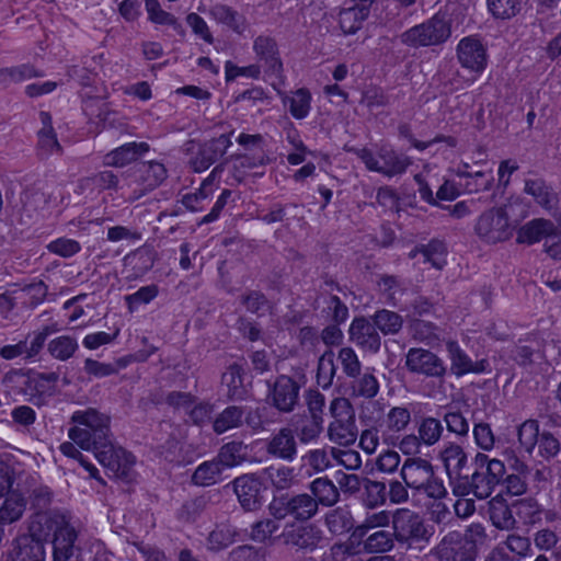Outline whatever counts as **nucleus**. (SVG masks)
Masks as SVG:
<instances>
[{
  "instance_id": "obj_1",
  "label": "nucleus",
  "mask_w": 561,
  "mask_h": 561,
  "mask_svg": "<svg viewBox=\"0 0 561 561\" xmlns=\"http://www.w3.org/2000/svg\"><path fill=\"white\" fill-rule=\"evenodd\" d=\"M394 539L407 550L422 552L432 541L434 525L428 524L417 512L398 508L391 518Z\"/></svg>"
},
{
  "instance_id": "obj_2",
  "label": "nucleus",
  "mask_w": 561,
  "mask_h": 561,
  "mask_svg": "<svg viewBox=\"0 0 561 561\" xmlns=\"http://www.w3.org/2000/svg\"><path fill=\"white\" fill-rule=\"evenodd\" d=\"M312 504L313 501L308 493L277 492L273 493L267 511L275 519L291 518L295 522L306 523L314 517Z\"/></svg>"
},
{
  "instance_id": "obj_3",
  "label": "nucleus",
  "mask_w": 561,
  "mask_h": 561,
  "mask_svg": "<svg viewBox=\"0 0 561 561\" xmlns=\"http://www.w3.org/2000/svg\"><path fill=\"white\" fill-rule=\"evenodd\" d=\"M473 467L474 471L470 476L476 489L474 496L479 500L488 499L503 480L505 466L499 459L478 453L473 459Z\"/></svg>"
},
{
  "instance_id": "obj_4",
  "label": "nucleus",
  "mask_w": 561,
  "mask_h": 561,
  "mask_svg": "<svg viewBox=\"0 0 561 561\" xmlns=\"http://www.w3.org/2000/svg\"><path fill=\"white\" fill-rule=\"evenodd\" d=\"M450 25L444 15L435 14L426 22L415 25L400 35L403 44L412 47L444 43L450 36Z\"/></svg>"
},
{
  "instance_id": "obj_5",
  "label": "nucleus",
  "mask_w": 561,
  "mask_h": 561,
  "mask_svg": "<svg viewBox=\"0 0 561 561\" xmlns=\"http://www.w3.org/2000/svg\"><path fill=\"white\" fill-rule=\"evenodd\" d=\"M513 230L508 215L502 207L491 208L482 213L474 226V231L479 238L493 244L508 240L513 236Z\"/></svg>"
},
{
  "instance_id": "obj_6",
  "label": "nucleus",
  "mask_w": 561,
  "mask_h": 561,
  "mask_svg": "<svg viewBox=\"0 0 561 561\" xmlns=\"http://www.w3.org/2000/svg\"><path fill=\"white\" fill-rule=\"evenodd\" d=\"M431 554L437 561H476L477 546L468 535L449 531L432 549Z\"/></svg>"
},
{
  "instance_id": "obj_7",
  "label": "nucleus",
  "mask_w": 561,
  "mask_h": 561,
  "mask_svg": "<svg viewBox=\"0 0 561 561\" xmlns=\"http://www.w3.org/2000/svg\"><path fill=\"white\" fill-rule=\"evenodd\" d=\"M233 491L245 512H256L264 503L266 486L255 473L242 474L232 481Z\"/></svg>"
},
{
  "instance_id": "obj_8",
  "label": "nucleus",
  "mask_w": 561,
  "mask_h": 561,
  "mask_svg": "<svg viewBox=\"0 0 561 561\" xmlns=\"http://www.w3.org/2000/svg\"><path fill=\"white\" fill-rule=\"evenodd\" d=\"M267 402L280 413H290L298 403L299 385L289 376L280 375L267 382Z\"/></svg>"
},
{
  "instance_id": "obj_9",
  "label": "nucleus",
  "mask_w": 561,
  "mask_h": 561,
  "mask_svg": "<svg viewBox=\"0 0 561 561\" xmlns=\"http://www.w3.org/2000/svg\"><path fill=\"white\" fill-rule=\"evenodd\" d=\"M405 367L413 374L431 378H443L447 368L440 357L430 350L413 347L405 356Z\"/></svg>"
},
{
  "instance_id": "obj_10",
  "label": "nucleus",
  "mask_w": 561,
  "mask_h": 561,
  "mask_svg": "<svg viewBox=\"0 0 561 561\" xmlns=\"http://www.w3.org/2000/svg\"><path fill=\"white\" fill-rule=\"evenodd\" d=\"M69 438L83 450L93 451L100 463H111L114 455V445L111 438L99 439L94 432L84 427H71Z\"/></svg>"
},
{
  "instance_id": "obj_11",
  "label": "nucleus",
  "mask_w": 561,
  "mask_h": 561,
  "mask_svg": "<svg viewBox=\"0 0 561 561\" xmlns=\"http://www.w3.org/2000/svg\"><path fill=\"white\" fill-rule=\"evenodd\" d=\"M66 523L64 516L53 513L36 512L33 514L27 524V531L21 534L25 538H33L34 541L46 543L51 536H55L61 526Z\"/></svg>"
},
{
  "instance_id": "obj_12",
  "label": "nucleus",
  "mask_w": 561,
  "mask_h": 561,
  "mask_svg": "<svg viewBox=\"0 0 561 561\" xmlns=\"http://www.w3.org/2000/svg\"><path fill=\"white\" fill-rule=\"evenodd\" d=\"M265 451L274 459L294 462L298 457V440L289 426L279 428L267 439Z\"/></svg>"
},
{
  "instance_id": "obj_13",
  "label": "nucleus",
  "mask_w": 561,
  "mask_h": 561,
  "mask_svg": "<svg viewBox=\"0 0 561 561\" xmlns=\"http://www.w3.org/2000/svg\"><path fill=\"white\" fill-rule=\"evenodd\" d=\"M46 549L33 538H25L21 534L13 538L9 548L2 554V561H45Z\"/></svg>"
},
{
  "instance_id": "obj_14",
  "label": "nucleus",
  "mask_w": 561,
  "mask_h": 561,
  "mask_svg": "<svg viewBox=\"0 0 561 561\" xmlns=\"http://www.w3.org/2000/svg\"><path fill=\"white\" fill-rule=\"evenodd\" d=\"M230 146L231 140L228 134H221L202 144L196 157L192 160L194 171L202 172L208 169L227 152Z\"/></svg>"
},
{
  "instance_id": "obj_15",
  "label": "nucleus",
  "mask_w": 561,
  "mask_h": 561,
  "mask_svg": "<svg viewBox=\"0 0 561 561\" xmlns=\"http://www.w3.org/2000/svg\"><path fill=\"white\" fill-rule=\"evenodd\" d=\"M400 474L407 486L421 491L433 478L434 470L430 461L420 457H410L403 462Z\"/></svg>"
},
{
  "instance_id": "obj_16",
  "label": "nucleus",
  "mask_w": 561,
  "mask_h": 561,
  "mask_svg": "<svg viewBox=\"0 0 561 561\" xmlns=\"http://www.w3.org/2000/svg\"><path fill=\"white\" fill-rule=\"evenodd\" d=\"M446 347L450 359V373L456 377L467 374H481L486 371L490 366L485 358L473 362L455 341L447 342Z\"/></svg>"
},
{
  "instance_id": "obj_17",
  "label": "nucleus",
  "mask_w": 561,
  "mask_h": 561,
  "mask_svg": "<svg viewBox=\"0 0 561 561\" xmlns=\"http://www.w3.org/2000/svg\"><path fill=\"white\" fill-rule=\"evenodd\" d=\"M457 55L461 66L474 72H482L486 66V50L477 38H462L458 44Z\"/></svg>"
},
{
  "instance_id": "obj_18",
  "label": "nucleus",
  "mask_w": 561,
  "mask_h": 561,
  "mask_svg": "<svg viewBox=\"0 0 561 561\" xmlns=\"http://www.w3.org/2000/svg\"><path fill=\"white\" fill-rule=\"evenodd\" d=\"M284 543L300 550H314L322 540V531L312 524L300 525L283 533Z\"/></svg>"
},
{
  "instance_id": "obj_19",
  "label": "nucleus",
  "mask_w": 561,
  "mask_h": 561,
  "mask_svg": "<svg viewBox=\"0 0 561 561\" xmlns=\"http://www.w3.org/2000/svg\"><path fill=\"white\" fill-rule=\"evenodd\" d=\"M309 491L311 495L312 512L314 516L318 514L319 506L332 507L340 501L339 488L328 477H320L314 479L309 484Z\"/></svg>"
},
{
  "instance_id": "obj_20",
  "label": "nucleus",
  "mask_w": 561,
  "mask_h": 561,
  "mask_svg": "<svg viewBox=\"0 0 561 561\" xmlns=\"http://www.w3.org/2000/svg\"><path fill=\"white\" fill-rule=\"evenodd\" d=\"M351 340L356 342L363 348L376 353L381 345V339L373 322L366 318H355L350 327Z\"/></svg>"
},
{
  "instance_id": "obj_21",
  "label": "nucleus",
  "mask_w": 561,
  "mask_h": 561,
  "mask_svg": "<svg viewBox=\"0 0 561 561\" xmlns=\"http://www.w3.org/2000/svg\"><path fill=\"white\" fill-rule=\"evenodd\" d=\"M27 500L22 489L16 488L3 496L0 505V523L11 525L19 522L26 510Z\"/></svg>"
},
{
  "instance_id": "obj_22",
  "label": "nucleus",
  "mask_w": 561,
  "mask_h": 561,
  "mask_svg": "<svg viewBox=\"0 0 561 561\" xmlns=\"http://www.w3.org/2000/svg\"><path fill=\"white\" fill-rule=\"evenodd\" d=\"M71 422L91 430L99 439L110 438V417L93 408L76 411Z\"/></svg>"
},
{
  "instance_id": "obj_23",
  "label": "nucleus",
  "mask_w": 561,
  "mask_h": 561,
  "mask_svg": "<svg viewBox=\"0 0 561 561\" xmlns=\"http://www.w3.org/2000/svg\"><path fill=\"white\" fill-rule=\"evenodd\" d=\"M157 259L156 251L150 247H141L124 257V265L130 271L128 278H139L147 274Z\"/></svg>"
},
{
  "instance_id": "obj_24",
  "label": "nucleus",
  "mask_w": 561,
  "mask_h": 561,
  "mask_svg": "<svg viewBox=\"0 0 561 561\" xmlns=\"http://www.w3.org/2000/svg\"><path fill=\"white\" fill-rule=\"evenodd\" d=\"M289 427L294 430V435L301 444H308L320 436L323 431V421L307 413L296 414L291 417Z\"/></svg>"
},
{
  "instance_id": "obj_25",
  "label": "nucleus",
  "mask_w": 561,
  "mask_h": 561,
  "mask_svg": "<svg viewBox=\"0 0 561 561\" xmlns=\"http://www.w3.org/2000/svg\"><path fill=\"white\" fill-rule=\"evenodd\" d=\"M554 231V225L552 221L543 218H536L517 230V243L534 244L539 242L543 238L550 239Z\"/></svg>"
},
{
  "instance_id": "obj_26",
  "label": "nucleus",
  "mask_w": 561,
  "mask_h": 561,
  "mask_svg": "<svg viewBox=\"0 0 561 561\" xmlns=\"http://www.w3.org/2000/svg\"><path fill=\"white\" fill-rule=\"evenodd\" d=\"M25 488L22 489L24 495L27 494V502L36 512H43L49 507L53 500L50 489L37 481V479L28 474L25 479Z\"/></svg>"
},
{
  "instance_id": "obj_27",
  "label": "nucleus",
  "mask_w": 561,
  "mask_h": 561,
  "mask_svg": "<svg viewBox=\"0 0 561 561\" xmlns=\"http://www.w3.org/2000/svg\"><path fill=\"white\" fill-rule=\"evenodd\" d=\"M149 150L147 142H129L125 144L104 157V164L108 167H124L135 161L139 156Z\"/></svg>"
},
{
  "instance_id": "obj_28",
  "label": "nucleus",
  "mask_w": 561,
  "mask_h": 561,
  "mask_svg": "<svg viewBox=\"0 0 561 561\" xmlns=\"http://www.w3.org/2000/svg\"><path fill=\"white\" fill-rule=\"evenodd\" d=\"M77 537L76 529L66 522L54 536V561H68L72 557Z\"/></svg>"
},
{
  "instance_id": "obj_29",
  "label": "nucleus",
  "mask_w": 561,
  "mask_h": 561,
  "mask_svg": "<svg viewBox=\"0 0 561 561\" xmlns=\"http://www.w3.org/2000/svg\"><path fill=\"white\" fill-rule=\"evenodd\" d=\"M253 48L260 60H264L272 72L279 73L283 70V64L274 38L261 35L255 38Z\"/></svg>"
},
{
  "instance_id": "obj_30",
  "label": "nucleus",
  "mask_w": 561,
  "mask_h": 561,
  "mask_svg": "<svg viewBox=\"0 0 561 561\" xmlns=\"http://www.w3.org/2000/svg\"><path fill=\"white\" fill-rule=\"evenodd\" d=\"M524 192L533 196L535 202L547 210H551L558 203V195L543 179L525 180Z\"/></svg>"
},
{
  "instance_id": "obj_31",
  "label": "nucleus",
  "mask_w": 561,
  "mask_h": 561,
  "mask_svg": "<svg viewBox=\"0 0 561 561\" xmlns=\"http://www.w3.org/2000/svg\"><path fill=\"white\" fill-rule=\"evenodd\" d=\"M489 516L492 524L501 530H511L516 525L512 508L502 495H496L490 500Z\"/></svg>"
},
{
  "instance_id": "obj_32",
  "label": "nucleus",
  "mask_w": 561,
  "mask_h": 561,
  "mask_svg": "<svg viewBox=\"0 0 561 561\" xmlns=\"http://www.w3.org/2000/svg\"><path fill=\"white\" fill-rule=\"evenodd\" d=\"M39 119L43 127L38 130V149L43 154H51L54 152L61 153L62 148L58 142L57 135L54 130L51 116L48 112H39Z\"/></svg>"
},
{
  "instance_id": "obj_33",
  "label": "nucleus",
  "mask_w": 561,
  "mask_h": 561,
  "mask_svg": "<svg viewBox=\"0 0 561 561\" xmlns=\"http://www.w3.org/2000/svg\"><path fill=\"white\" fill-rule=\"evenodd\" d=\"M378 157L382 161V164H379V173L389 178L404 173L411 164V160L408 157L398 154L388 147H381L378 151Z\"/></svg>"
},
{
  "instance_id": "obj_34",
  "label": "nucleus",
  "mask_w": 561,
  "mask_h": 561,
  "mask_svg": "<svg viewBox=\"0 0 561 561\" xmlns=\"http://www.w3.org/2000/svg\"><path fill=\"white\" fill-rule=\"evenodd\" d=\"M216 458L224 468L239 466L248 460L249 446L241 440H231L220 447Z\"/></svg>"
},
{
  "instance_id": "obj_35",
  "label": "nucleus",
  "mask_w": 561,
  "mask_h": 561,
  "mask_svg": "<svg viewBox=\"0 0 561 561\" xmlns=\"http://www.w3.org/2000/svg\"><path fill=\"white\" fill-rule=\"evenodd\" d=\"M221 382L227 387V396L230 400H243L248 390L243 385V368L233 363L221 376Z\"/></svg>"
},
{
  "instance_id": "obj_36",
  "label": "nucleus",
  "mask_w": 561,
  "mask_h": 561,
  "mask_svg": "<svg viewBox=\"0 0 561 561\" xmlns=\"http://www.w3.org/2000/svg\"><path fill=\"white\" fill-rule=\"evenodd\" d=\"M440 458L444 462L446 472L449 479H453L454 474L462 473L468 458L463 448L455 443H449L442 451Z\"/></svg>"
},
{
  "instance_id": "obj_37",
  "label": "nucleus",
  "mask_w": 561,
  "mask_h": 561,
  "mask_svg": "<svg viewBox=\"0 0 561 561\" xmlns=\"http://www.w3.org/2000/svg\"><path fill=\"white\" fill-rule=\"evenodd\" d=\"M209 13L217 22L227 25L238 34H242L247 27L245 18L229 5L215 4Z\"/></svg>"
},
{
  "instance_id": "obj_38",
  "label": "nucleus",
  "mask_w": 561,
  "mask_h": 561,
  "mask_svg": "<svg viewBox=\"0 0 561 561\" xmlns=\"http://www.w3.org/2000/svg\"><path fill=\"white\" fill-rule=\"evenodd\" d=\"M328 435L331 442L340 446H351L357 438L356 421H333L329 425Z\"/></svg>"
},
{
  "instance_id": "obj_39",
  "label": "nucleus",
  "mask_w": 561,
  "mask_h": 561,
  "mask_svg": "<svg viewBox=\"0 0 561 561\" xmlns=\"http://www.w3.org/2000/svg\"><path fill=\"white\" fill-rule=\"evenodd\" d=\"M371 322L377 330L385 335H394L400 332L403 325V318L391 310L379 309L371 317Z\"/></svg>"
},
{
  "instance_id": "obj_40",
  "label": "nucleus",
  "mask_w": 561,
  "mask_h": 561,
  "mask_svg": "<svg viewBox=\"0 0 561 561\" xmlns=\"http://www.w3.org/2000/svg\"><path fill=\"white\" fill-rule=\"evenodd\" d=\"M369 7L362 3L341 11L340 25L345 34H354L360 28L362 22L368 16Z\"/></svg>"
},
{
  "instance_id": "obj_41",
  "label": "nucleus",
  "mask_w": 561,
  "mask_h": 561,
  "mask_svg": "<svg viewBox=\"0 0 561 561\" xmlns=\"http://www.w3.org/2000/svg\"><path fill=\"white\" fill-rule=\"evenodd\" d=\"M222 469V465L216 457L213 460L204 461L192 474V482L201 486L213 485L218 481Z\"/></svg>"
},
{
  "instance_id": "obj_42",
  "label": "nucleus",
  "mask_w": 561,
  "mask_h": 561,
  "mask_svg": "<svg viewBox=\"0 0 561 561\" xmlns=\"http://www.w3.org/2000/svg\"><path fill=\"white\" fill-rule=\"evenodd\" d=\"M244 411L241 407H227L217 415L213 423L214 432L222 434L231 428L240 427L243 423Z\"/></svg>"
},
{
  "instance_id": "obj_43",
  "label": "nucleus",
  "mask_w": 561,
  "mask_h": 561,
  "mask_svg": "<svg viewBox=\"0 0 561 561\" xmlns=\"http://www.w3.org/2000/svg\"><path fill=\"white\" fill-rule=\"evenodd\" d=\"M350 389L352 397L373 399L379 392V382L373 373L366 371L362 376L354 378Z\"/></svg>"
},
{
  "instance_id": "obj_44",
  "label": "nucleus",
  "mask_w": 561,
  "mask_h": 561,
  "mask_svg": "<svg viewBox=\"0 0 561 561\" xmlns=\"http://www.w3.org/2000/svg\"><path fill=\"white\" fill-rule=\"evenodd\" d=\"M140 180L148 190L160 185L167 178V169L162 163L156 161L141 162L138 165Z\"/></svg>"
},
{
  "instance_id": "obj_45",
  "label": "nucleus",
  "mask_w": 561,
  "mask_h": 561,
  "mask_svg": "<svg viewBox=\"0 0 561 561\" xmlns=\"http://www.w3.org/2000/svg\"><path fill=\"white\" fill-rule=\"evenodd\" d=\"M310 101L311 94L305 88L298 89L293 93L291 96H286L283 99L284 105L288 106L290 114L296 119H302L307 117L310 111Z\"/></svg>"
},
{
  "instance_id": "obj_46",
  "label": "nucleus",
  "mask_w": 561,
  "mask_h": 561,
  "mask_svg": "<svg viewBox=\"0 0 561 561\" xmlns=\"http://www.w3.org/2000/svg\"><path fill=\"white\" fill-rule=\"evenodd\" d=\"M111 463H102L105 467H108L115 474L123 480H130L131 478V468L136 461L135 457L127 453L123 448L116 449L114 447V455L111 459Z\"/></svg>"
},
{
  "instance_id": "obj_47",
  "label": "nucleus",
  "mask_w": 561,
  "mask_h": 561,
  "mask_svg": "<svg viewBox=\"0 0 561 561\" xmlns=\"http://www.w3.org/2000/svg\"><path fill=\"white\" fill-rule=\"evenodd\" d=\"M394 531L378 530L364 540V550L369 553H385L394 547Z\"/></svg>"
},
{
  "instance_id": "obj_48",
  "label": "nucleus",
  "mask_w": 561,
  "mask_h": 561,
  "mask_svg": "<svg viewBox=\"0 0 561 561\" xmlns=\"http://www.w3.org/2000/svg\"><path fill=\"white\" fill-rule=\"evenodd\" d=\"M78 347L79 345L75 337L61 335L48 343L47 351L54 358L65 362L73 356Z\"/></svg>"
},
{
  "instance_id": "obj_49",
  "label": "nucleus",
  "mask_w": 561,
  "mask_h": 561,
  "mask_svg": "<svg viewBox=\"0 0 561 561\" xmlns=\"http://www.w3.org/2000/svg\"><path fill=\"white\" fill-rule=\"evenodd\" d=\"M209 500L208 495L203 494L185 501L178 513L179 519L185 523L195 522L207 508Z\"/></svg>"
},
{
  "instance_id": "obj_50",
  "label": "nucleus",
  "mask_w": 561,
  "mask_h": 561,
  "mask_svg": "<svg viewBox=\"0 0 561 561\" xmlns=\"http://www.w3.org/2000/svg\"><path fill=\"white\" fill-rule=\"evenodd\" d=\"M540 434L539 423L536 420H527L518 427V442L525 451H533L538 444Z\"/></svg>"
},
{
  "instance_id": "obj_51",
  "label": "nucleus",
  "mask_w": 561,
  "mask_h": 561,
  "mask_svg": "<svg viewBox=\"0 0 561 561\" xmlns=\"http://www.w3.org/2000/svg\"><path fill=\"white\" fill-rule=\"evenodd\" d=\"M443 431L442 422L435 417L428 416L422 420L419 426V436L423 444L432 446L439 440Z\"/></svg>"
},
{
  "instance_id": "obj_52",
  "label": "nucleus",
  "mask_w": 561,
  "mask_h": 561,
  "mask_svg": "<svg viewBox=\"0 0 561 561\" xmlns=\"http://www.w3.org/2000/svg\"><path fill=\"white\" fill-rule=\"evenodd\" d=\"M279 522L273 516L255 522L251 526V538L256 542H265L279 530Z\"/></svg>"
},
{
  "instance_id": "obj_53",
  "label": "nucleus",
  "mask_w": 561,
  "mask_h": 561,
  "mask_svg": "<svg viewBox=\"0 0 561 561\" xmlns=\"http://www.w3.org/2000/svg\"><path fill=\"white\" fill-rule=\"evenodd\" d=\"M149 20L157 24L172 25L175 30L181 28L175 16L161 9L159 0H145Z\"/></svg>"
},
{
  "instance_id": "obj_54",
  "label": "nucleus",
  "mask_w": 561,
  "mask_h": 561,
  "mask_svg": "<svg viewBox=\"0 0 561 561\" xmlns=\"http://www.w3.org/2000/svg\"><path fill=\"white\" fill-rule=\"evenodd\" d=\"M268 477L273 486V493L288 492L287 489L294 481V468L279 467L268 471Z\"/></svg>"
},
{
  "instance_id": "obj_55",
  "label": "nucleus",
  "mask_w": 561,
  "mask_h": 561,
  "mask_svg": "<svg viewBox=\"0 0 561 561\" xmlns=\"http://www.w3.org/2000/svg\"><path fill=\"white\" fill-rule=\"evenodd\" d=\"M489 10L495 18L510 19L520 10V0H488Z\"/></svg>"
},
{
  "instance_id": "obj_56",
  "label": "nucleus",
  "mask_w": 561,
  "mask_h": 561,
  "mask_svg": "<svg viewBox=\"0 0 561 561\" xmlns=\"http://www.w3.org/2000/svg\"><path fill=\"white\" fill-rule=\"evenodd\" d=\"M366 493V503L368 506L374 507L382 504L386 501L387 491L386 484L379 481H373L368 478L363 479V485Z\"/></svg>"
},
{
  "instance_id": "obj_57",
  "label": "nucleus",
  "mask_w": 561,
  "mask_h": 561,
  "mask_svg": "<svg viewBox=\"0 0 561 561\" xmlns=\"http://www.w3.org/2000/svg\"><path fill=\"white\" fill-rule=\"evenodd\" d=\"M330 413L334 421L344 422L355 420V410L347 398L339 397L331 401Z\"/></svg>"
},
{
  "instance_id": "obj_58",
  "label": "nucleus",
  "mask_w": 561,
  "mask_h": 561,
  "mask_svg": "<svg viewBox=\"0 0 561 561\" xmlns=\"http://www.w3.org/2000/svg\"><path fill=\"white\" fill-rule=\"evenodd\" d=\"M444 422L447 431L460 437H466L469 433V422L459 411H449L444 415Z\"/></svg>"
},
{
  "instance_id": "obj_59",
  "label": "nucleus",
  "mask_w": 561,
  "mask_h": 561,
  "mask_svg": "<svg viewBox=\"0 0 561 561\" xmlns=\"http://www.w3.org/2000/svg\"><path fill=\"white\" fill-rule=\"evenodd\" d=\"M234 160V170H251L256 167L265 165L268 162V158L263 150L253 154H236L231 157Z\"/></svg>"
},
{
  "instance_id": "obj_60",
  "label": "nucleus",
  "mask_w": 561,
  "mask_h": 561,
  "mask_svg": "<svg viewBox=\"0 0 561 561\" xmlns=\"http://www.w3.org/2000/svg\"><path fill=\"white\" fill-rule=\"evenodd\" d=\"M339 360L342 364L343 371L347 377L356 378L360 374V362L354 350L351 347H343L339 352Z\"/></svg>"
},
{
  "instance_id": "obj_61",
  "label": "nucleus",
  "mask_w": 561,
  "mask_h": 561,
  "mask_svg": "<svg viewBox=\"0 0 561 561\" xmlns=\"http://www.w3.org/2000/svg\"><path fill=\"white\" fill-rule=\"evenodd\" d=\"M325 525L334 535L344 534L351 528L347 513L341 508L333 510L327 514Z\"/></svg>"
},
{
  "instance_id": "obj_62",
  "label": "nucleus",
  "mask_w": 561,
  "mask_h": 561,
  "mask_svg": "<svg viewBox=\"0 0 561 561\" xmlns=\"http://www.w3.org/2000/svg\"><path fill=\"white\" fill-rule=\"evenodd\" d=\"M537 445L540 456L547 460L556 457L561 448L559 439L548 431L540 434Z\"/></svg>"
},
{
  "instance_id": "obj_63",
  "label": "nucleus",
  "mask_w": 561,
  "mask_h": 561,
  "mask_svg": "<svg viewBox=\"0 0 561 561\" xmlns=\"http://www.w3.org/2000/svg\"><path fill=\"white\" fill-rule=\"evenodd\" d=\"M47 249L50 253L57 254L62 257H70L81 250V245L76 240L58 238L51 241L47 245Z\"/></svg>"
},
{
  "instance_id": "obj_64",
  "label": "nucleus",
  "mask_w": 561,
  "mask_h": 561,
  "mask_svg": "<svg viewBox=\"0 0 561 561\" xmlns=\"http://www.w3.org/2000/svg\"><path fill=\"white\" fill-rule=\"evenodd\" d=\"M228 561H265V553L262 549L243 545L231 550Z\"/></svg>"
}]
</instances>
